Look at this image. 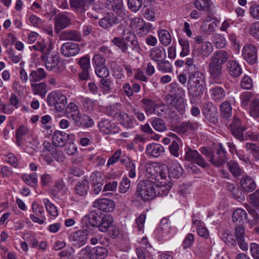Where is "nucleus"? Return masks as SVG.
<instances>
[{
  "label": "nucleus",
  "instance_id": "1",
  "mask_svg": "<svg viewBox=\"0 0 259 259\" xmlns=\"http://www.w3.org/2000/svg\"><path fill=\"white\" fill-rule=\"evenodd\" d=\"M185 64L188 74L187 88L189 94L193 98L200 97L205 88V75L194 64L193 58H187Z\"/></svg>",
  "mask_w": 259,
  "mask_h": 259
},
{
  "label": "nucleus",
  "instance_id": "2",
  "mask_svg": "<svg viewBox=\"0 0 259 259\" xmlns=\"http://www.w3.org/2000/svg\"><path fill=\"white\" fill-rule=\"evenodd\" d=\"M156 183L149 180L140 181L137 187L136 196L144 201L150 200L156 197Z\"/></svg>",
  "mask_w": 259,
  "mask_h": 259
},
{
  "label": "nucleus",
  "instance_id": "3",
  "mask_svg": "<svg viewBox=\"0 0 259 259\" xmlns=\"http://www.w3.org/2000/svg\"><path fill=\"white\" fill-rule=\"evenodd\" d=\"M145 176L149 179L158 181L169 179L168 169L164 165H159L156 163H148L146 165Z\"/></svg>",
  "mask_w": 259,
  "mask_h": 259
},
{
  "label": "nucleus",
  "instance_id": "4",
  "mask_svg": "<svg viewBox=\"0 0 259 259\" xmlns=\"http://www.w3.org/2000/svg\"><path fill=\"white\" fill-rule=\"evenodd\" d=\"M111 42L117 47L121 51L128 56H133V52L140 53L142 51L141 48L138 40H134L128 42H124L118 38H114Z\"/></svg>",
  "mask_w": 259,
  "mask_h": 259
},
{
  "label": "nucleus",
  "instance_id": "5",
  "mask_svg": "<svg viewBox=\"0 0 259 259\" xmlns=\"http://www.w3.org/2000/svg\"><path fill=\"white\" fill-rule=\"evenodd\" d=\"M47 102L50 107L54 106L57 111L61 112L63 111L67 104V98L61 92L53 91L48 95Z\"/></svg>",
  "mask_w": 259,
  "mask_h": 259
},
{
  "label": "nucleus",
  "instance_id": "6",
  "mask_svg": "<svg viewBox=\"0 0 259 259\" xmlns=\"http://www.w3.org/2000/svg\"><path fill=\"white\" fill-rule=\"evenodd\" d=\"M246 129L247 127L242 124L241 119L235 116L229 125V130L231 134L235 139L241 142L246 139L243 133Z\"/></svg>",
  "mask_w": 259,
  "mask_h": 259
},
{
  "label": "nucleus",
  "instance_id": "7",
  "mask_svg": "<svg viewBox=\"0 0 259 259\" xmlns=\"http://www.w3.org/2000/svg\"><path fill=\"white\" fill-rule=\"evenodd\" d=\"M242 56L249 65L257 64L258 62L257 48L251 44L245 45L242 49Z\"/></svg>",
  "mask_w": 259,
  "mask_h": 259
},
{
  "label": "nucleus",
  "instance_id": "8",
  "mask_svg": "<svg viewBox=\"0 0 259 259\" xmlns=\"http://www.w3.org/2000/svg\"><path fill=\"white\" fill-rule=\"evenodd\" d=\"M184 158L185 160L193 162L203 168L207 167L208 165L197 150H193L189 146L185 148Z\"/></svg>",
  "mask_w": 259,
  "mask_h": 259
},
{
  "label": "nucleus",
  "instance_id": "9",
  "mask_svg": "<svg viewBox=\"0 0 259 259\" xmlns=\"http://www.w3.org/2000/svg\"><path fill=\"white\" fill-rule=\"evenodd\" d=\"M208 71L210 78L213 82L219 84L222 83L224 75L223 65L209 61Z\"/></svg>",
  "mask_w": 259,
  "mask_h": 259
},
{
  "label": "nucleus",
  "instance_id": "10",
  "mask_svg": "<svg viewBox=\"0 0 259 259\" xmlns=\"http://www.w3.org/2000/svg\"><path fill=\"white\" fill-rule=\"evenodd\" d=\"M106 8L121 19H124L127 15L123 7L122 0H106Z\"/></svg>",
  "mask_w": 259,
  "mask_h": 259
},
{
  "label": "nucleus",
  "instance_id": "11",
  "mask_svg": "<svg viewBox=\"0 0 259 259\" xmlns=\"http://www.w3.org/2000/svg\"><path fill=\"white\" fill-rule=\"evenodd\" d=\"M71 120L75 126L80 128H89L94 124L93 120L89 115L82 114L80 112L72 116Z\"/></svg>",
  "mask_w": 259,
  "mask_h": 259
},
{
  "label": "nucleus",
  "instance_id": "12",
  "mask_svg": "<svg viewBox=\"0 0 259 259\" xmlns=\"http://www.w3.org/2000/svg\"><path fill=\"white\" fill-rule=\"evenodd\" d=\"M208 160L217 167L221 166L226 162L227 160L226 152L221 144H219L216 153L214 154L212 153Z\"/></svg>",
  "mask_w": 259,
  "mask_h": 259
},
{
  "label": "nucleus",
  "instance_id": "13",
  "mask_svg": "<svg viewBox=\"0 0 259 259\" xmlns=\"http://www.w3.org/2000/svg\"><path fill=\"white\" fill-rule=\"evenodd\" d=\"M203 114L205 117L211 123L218 122V114L217 109L212 103L207 102L203 106Z\"/></svg>",
  "mask_w": 259,
  "mask_h": 259
},
{
  "label": "nucleus",
  "instance_id": "14",
  "mask_svg": "<svg viewBox=\"0 0 259 259\" xmlns=\"http://www.w3.org/2000/svg\"><path fill=\"white\" fill-rule=\"evenodd\" d=\"M80 51L78 44L67 42L63 44L60 48L61 54L65 57H71L79 54Z\"/></svg>",
  "mask_w": 259,
  "mask_h": 259
},
{
  "label": "nucleus",
  "instance_id": "15",
  "mask_svg": "<svg viewBox=\"0 0 259 259\" xmlns=\"http://www.w3.org/2000/svg\"><path fill=\"white\" fill-rule=\"evenodd\" d=\"M166 102L169 106L174 107L181 114L185 113L186 105L182 97H177L173 95L168 94L166 97Z\"/></svg>",
  "mask_w": 259,
  "mask_h": 259
},
{
  "label": "nucleus",
  "instance_id": "16",
  "mask_svg": "<svg viewBox=\"0 0 259 259\" xmlns=\"http://www.w3.org/2000/svg\"><path fill=\"white\" fill-rule=\"evenodd\" d=\"M235 235L236 243L242 250H247L248 246L245 241L246 233L242 224L237 225L235 227Z\"/></svg>",
  "mask_w": 259,
  "mask_h": 259
},
{
  "label": "nucleus",
  "instance_id": "17",
  "mask_svg": "<svg viewBox=\"0 0 259 259\" xmlns=\"http://www.w3.org/2000/svg\"><path fill=\"white\" fill-rule=\"evenodd\" d=\"M102 214L100 211L93 210L82 219V223L87 227H98Z\"/></svg>",
  "mask_w": 259,
  "mask_h": 259
},
{
  "label": "nucleus",
  "instance_id": "18",
  "mask_svg": "<svg viewBox=\"0 0 259 259\" xmlns=\"http://www.w3.org/2000/svg\"><path fill=\"white\" fill-rule=\"evenodd\" d=\"M101 132L105 135L114 134L119 132V128L115 123L108 119H102L98 123Z\"/></svg>",
  "mask_w": 259,
  "mask_h": 259
},
{
  "label": "nucleus",
  "instance_id": "19",
  "mask_svg": "<svg viewBox=\"0 0 259 259\" xmlns=\"http://www.w3.org/2000/svg\"><path fill=\"white\" fill-rule=\"evenodd\" d=\"M87 232L81 230H77L71 233L69 237L70 241L72 244L77 247L84 245L87 242Z\"/></svg>",
  "mask_w": 259,
  "mask_h": 259
},
{
  "label": "nucleus",
  "instance_id": "20",
  "mask_svg": "<svg viewBox=\"0 0 259 259\" xmlns=\"http://www.w3.org/2000/svg\"><path fill=\"white\" fill-rule=\"evenodd\" d=\"M114 202L110 199L103 198L96 200L93 202V206L105 212L112 211L115 207Z\"/></svg>",
  "mask_w": 259,
  "mask_h": 259
},
{
  "label": "nucleus",
  "instance_id": "21",
  "mask_svg": "<svg viewBox=\"0 0 259 259\" xmlns=\"http://www.w3.org/2000/svg\"><path fill=\"white\" fill-rule=\"evenodd\" d=\"M71 23L70 19L64 13L59 14L55 18V29L57 32L64 29Z\"/></svg>",
  "mask_w": 259,
  "mask_h": 259
},
{
  "label": "nucleus",
  "instance_id": "22",
  "mask_svg": "<svg viewBox=\"0 0 259 259\" xmlns=\"http://www.w3.org/2000/svg\"><path fill=\"white\" fill-rule=\"evenodd\" d=\"M119 23V19L113 14H110L107 13L103 18L100 19L99 21V24L100 27L107 29L111 27L114 24H117Z\"/></svg>",
  "mask_w": 259,
  "mask_h": 259
},
{
  "label": "nucleus",
  "instance_id": "23",
  "mask_svg": "<svg viewBox=\"0 0 259 259\" xmlns=\"http://www.w3.org/2000/svg\"><path fill=\"white\" fill-rule=\"evenodd\" d=\"M50 54L41 55V58L45 61L46 67L47 70L51 71L55 68L60 62V56L58 54H52L50 58Z\"/></svg>",
  "mask_w": 259,
  "mask_h": 259
},
{
  "label": "nucleus",
  "instance_id": "24",
  "mask_svg": "<svg viewBox=\"0 0 259 259\" xmlns=\"http://www.w3.org/2000/svg\"><path fill=\"white\" fill-rule=\"evenodd\" d=\"M226 68L230 76L239 77L242 73L241 67L236 60H229L226 64Z\"/></svg>",
  "mask_w": 259,
  "mask_h": 259
},
{
  "label": "nucleus",
  "instance_id": "25",
  "mask_svg": "<svg viewBox=\"0 0 259 259\" xmlns=\"http://www.w3.org/2000/svg\"><path fill=\"white\" fill-rule=\"evenodd\" d=\"M89 182L87 177L78 182L74 188L75 195L80 197H84L87 194L89 189Z\"/></svg>",
  "mask_w": 259,
  "mask_h": 259
},
{
  "label": "nucleus",
  "instance_id": "26",
  "mask_svg": "<svg viewBox=\"0 0 259 259\" xmlns=\"http://www.w3.org/2000/svg\"><path fill=\"white\" fill-rule=\"evenodd\" d=\"M229 54L225 50H218L214 52L210 58V61L223 65L229 59Z\"/></svg>",
  "mask_w": 259,
  "mask_h": 259
},
{
  "label": "nucleus",
  "instance_id": "27",
  "mask_svg": "<svg viewBox=\"0 0 259 259\" xmlns=\"http://www.w3.org/2000/svg\"><path fill=\"white\" fill-rule=\"evenodd\" d=\"M99 225L98 227V230L102 232H106L110 227L113 224V219L110 214H102Z\"/></svg>",
  "mask_w": 259,
  "mask_h": 259
},
{
  "label": "nucleus",
  "instance_id": "28",
  "mask_svg": "<svg viewBox=\"0 0 259 259\" xmlns=\"http://www.w3.org/2000/svg\"><path fill=\"white\" fill-rule=\"evenodd\" d=\"M166 180L160 181V184H156V197L157 196H163L167 194L168 191L170 189L171 187V183L170 182L169 179L168 180V178Z\"/></svg>",
  "mask_w": 259,
  "mask_h": 259
},
{
  "label": "nucleus",
  "instance_id": "29",
  "mask_svg": "<svg viewBox=\"0 0 259 259\" xmlns=\"http://www.w3.org/2000/svg\"><path fill=\"white\" fill-rule=\"evenodd\" d=\"M166 52L162 47L157 46L150 50V57L153 61L158 62L166 58Z\"/></svg>",
  "mask_w": 259,
  "mask_h": 259
},
{
  "label": "nucleus",
  "instance_id": "30",
  "mask_svg": "<svg viewBox=\"0 0 259 259\" xmlns=\"http://www.w3.org/2000/svg\"><path fill=\"white\" fill-rule=\"evenodd\" d=\"M240 185L243 190L247 193L253 191L256 188L255 182L249 176L242 177L240 180Z\"/></svg>",
  "mask_w": 259,
  "mask_h": 259
},
{
  "label": "nucleus",
  "instance_id": "31",
  "mask_svg": "<svg viewBox=\"0 0 259 259\" xmlns=\"http://www.w3.org/2000/svg\"><path fill=\"white\" fill-rule=\"evenodd\" d=\"M47 73L42 68H37L35 70L31 71L29 79L31 83L40 81L45 79L47 76Z\"/></svg>",
  "mask_w": 259,
  "mask_h": 259
},
{
  "label": "nucleus",
  "instance_id": "32",
  "mask_svg": "<svg viewBox=\"0 0 259 259\" xmlns=\"http://www.w3.org/2000/svg\"><path fill=\"white\" fill-rule=\"evenodd\" d=\"M60 37L63 40L78 42L80 41L82 39L81 34L75 30L64 31L60 34Z\"/></svg>",
  "mask_w": 259,
  "mask_h": 259
},
{
  "label": "nucleus",
  "instance_id": "33",
  "mask_svg": "<svg viewBox=\"0 0 259 259\" xmlns=\"http://www.w3.org/2000/svg\"><path fill=\"white\" fill-rule=\"evenodd\" d=\"M36 51H39L42 55L50 54L52 50L51 42L46 43L44 40L37 41L35 45L30 47Z\"/></svg>",
  "mask_w": 259,
  "mask_h": 259
},
{
  "label": "nucleus",
  "instance_id": "34",
  "mask_svg": "<svg viewBox=\"0 0 259 259\" xmlns=\"http://www.w3.org/2000/svg\"><path fill=\"white\" fill-rule=\"evenodd\" d=\"M31 89L33 93L35 95H38L44 98L48 92V86L46 82L31 83Z\"/></svg>",
  "mask_w": 259,
  "mask_h": 259
},
{
  "label": "nucleus",
  "instance_id": "35",
  "mask_svg": "<svg viewBox=\"0 0 259 259\" xmlns=\"http://www.w3.org/2000/svg\"><path fill=\"white\" fill-rule=\"evenodd\" d=\"M52 141L55 146L63 147L67 142L66 134L63 132L55 131L53 135Z\"/></svg>",
  "mask_w": 259,
  "mask_h": 259
},
{
  "label": "nucleus",
  "instance_id": "36",
  "mask_svg": "<svg viewBox=\"0 0 259 259\" xmlns=\"http://www.w3.org/2000/svg\"><path fill=\"white\" fill-rule=\"evenodd\" d=\"M164 151L163 146L157 143L149 144L146 147V153L154 157L159 156Z\"/></svg>",
  "mask_w": 259,
  "mask_h": 259
},
{
  "label": "nucleus",
  "instance_id": "37",
  "mask_svg": "<svg viewBox=\"0 0 259 259\" xmlns=\"http://www.w3.org/2000/svg\"><path fill=\"white\" fill-rule=\"evenodd\" d=\"M220 237L228 246L236 247V241L234 238L230 230L228 229L223 230L221 232Z\"/></svg>",
  "mask_w": 259,
  "mask_h": 259
},
{
  "label": "nucleus",
  "instance_id": "38",
  "mask_svg": "<svg viewBox=\"0 0 259 259\" xmlns=\"http://www.w3.org/2000/svg\"><path fill=\"white\" fill-rule=\"evenodd\" d=\"M91 259H104L108 255V250L103 247H95L91 249Z\"/></svg>",
  "mask_w": 259,
  "mask_h": 259
},
{
  "label": "nucleus",
  "instance_id": "39",
  "mask_svg": "<svg viewBox=\"0 0 259 259\" xmlns=\"http://www.w3.org/2000/svg\"><path fill=\"white\" fill-rule=\"evenodd\" d=\"M247 219L246 212L242 208H238L235 210L232 214V220L234 223H239L242 225Z\"/></svg>",
  "mask_w": 259,
  "mask_h": 259
},
{
  "label": "nucleus",
  "instance_id": "40",
  "mask_svg": "<svg viewBox=\"0 0 259 259\" xmlns=\"http://www.w3.org/2000/svg\"><path fill=\"white\" fill-rule=\"evenodd\" d=\"M210 94L212 100L215 102H220L225 98L226 92L223 88L218 87L211 89Z\"/></svg>",
  "mask_w": 259,
  "mask_h": 259
},
{
  "label": "nucleus",
  "instance_id": "41",
  "mask_svg": "<svg viewBox=\"0 0 259 259\" xmlns=\"http://www.w3.org/2000/svg\"><path fill=\"white\" fill-rule=\"evenodd\" d=\"M199 124L197 122L190 121L182 122L178 127V131L181 133H186L188 131H194L198 128Z\"/></svg>",
  "mask_w": 259,
  "mask_h": 259
},
{
  "label": "nucleus",
  "instance_id": "42",
  "mask_svg": "<svg viewBox=\"0 0 259 259\" xmlns=\"http://www.w3.org/2000/svg\"><path fill=\"white\" fill-rule=\"evenodd\" d=\"M121 124L126 128H131L134 126L133 119L125 112L122 111L117 118Z\"/></svg>",
  "mask_w": 259,
  "mask_h": 259
},
{
  "label": "nucleus",
  "instance_id": "43",
  "mask_svg": "<svg viewBox=\"0 0 259 259\" xmlns=\"http://www.w3.org/2000/svg\"><path fill=\"white\" fill-rule=\"evenodd\" d=\"M157 33L159 41L162 45L167 46L170 44L171 36L167 30L161 29L158 30Z\"/></svg>",
  "mask_w": 259,
  "mask_h": 259
},
{
  "label": "nucleus",
  "instance_id": "44",
  "mask_svg": "<svg viewBox=\"0 0 259 259\" xmlns=\"http://www.w3.org/2000/svg\"><path fill=\"white\" fill-rule=\"evenodd\" d=\"M212 51V45L208 41L202 42L200 48L198 49L199 54L203 57H208Z\"/></svg>",
  "mask_w": 259,
  "mask_h": 259
},
{
  "label": "nucleus",
  "instance_id": "45",
  "mask_svg": "<svg viewBox=\"0 0 259 259\" xmlns=\"http://www.w3.org/2000/svg\"><path fill=\"white\" fill-rule=\"evenodd\" d=\"M151 124L153 128L158 132H163L167 130L165 121L160 118H153L151 121Z\"/></svg>",
  "mask_w": 259,
  "mask_h": 259
},
{
  "label": "nucleus",
  "instance_id": "46",
  "mask_svg": "<svg viewBox=\"0 0 259 259\" xmlns=\"http://www.w3.org/2000/svg\"><path fill=\"white\" fill-rule=\"evenodd\" d=\"M221 115L226 119L230 118L232 114V109L230 103L228 101H224L220 105Z\"/></svg>",
  "mask_w": 259,
  "mask_h": 259
},
{
  "label": "nucleus",
  "instance_id": "47",
  "mask_svg": "<svg viewBox=\"0 0 259 259\" xmlns=\"http://www.w3.org/2000/svg\"><path fill=\"white\" fill-rule=\"evenodd\" d=\"M120 103H115L110 105L106 107V113L113 118L117 119L121 112L120 111Z\"/></svg>",
  "mask_w": 259,
  "mask_h": 259
},
{
  "label": "nucleus",
  "instance_id": "48",
  "mask_svg": "<svg viewBox=\"0 0 259 259\" xmlns=\"http://www.w3.org/2000/svg\"><path fill=\"white\" fill-rule=\"evenodd\" d=\"M141 102L143 104V108L146 114H153L156 104L154 101L148 98H143Z\"/></svg>",
  "mask_w": 259,
  "mask_h": 259
},
{
  "label": "nucleus",
  "instance_id": "49",
  "mask_svg": "<svg viewBox=\"0 0 259 259\" xmlns=\"http://www.w3.org/2000/svg\"><path fill=\"white\" fill-rule=\"evenodd\" d=\"M183 173V169L181 166L177 162H175L170 167V170H168V177L171 176L175 178H179Z\"/></svg>",
  "mask_w": 259,
  "mask_h": 259
},
{
  "label": "nucleus",
  "instance_id": "50",
  "mask_svg": "<svg viewBox=\"0 0 259 259\" xmlns=\"http://www.w3.org/2000/svg\"><path fill=\"white\" fill-rule=\"evenodd\" d=\"M211 0H195V7L198 10L201 11H207L212 5Z\"/></svg>",
  "mask_w": 259,
  "mask_h": 259
},
{
  "label": "nucleus",
  "instance_id": "51",
  "mask_svg": "<svg viewBox=\"0 0 259 259\" xmlns=\"http://www.w3.org/2000/svg\"><path fill=\"white\" fill-rule=\"evenodd\" d=\"M230 171L235 177H238L242 175L243 170L240 168L238 164L235 161H230L227 163Z\"/></svg>",
  "mask_w": 259,
  "mask_h": 259
},
{
  "label": "nucleus",
  "instance_id": "52",
  "mask_svg": "<svg viewBox=\"0 0 259 259\" xmlns=\"http://www.w3.org/2000/svg\"><path fill=\"white\" fill-rule=\"evenodd\" d=\"M249 114L253 118L259 117V99H254L249 105Z\"/></svg>",
  "mask_w": 259,
  "mask_h": 259
},
{
  "label": "nucleus",
  "instance_id": "53",
  "mask_svg": "<svg viewBox=\"0 0 259 259\" xmlns=\"http://www.w3.org/2000/svg\"><path fill=\"white\" fill-rule=\"evenodd\" d=\"M121 162L124 164L126 169L128 171V177L132 179L134 178L136 176L135 164L130 159L121 160Z\"/></svg>",
  "mask_w": 259,
  "mask_h": 259
},
{
  "label": "nucleus",
  "instance_id": "54",
  "mask_svg": "<svg viewBox=\"0 0 259 259\" xmlns=\"http://www.w3.org/2000/svg\"><path fill=\"white\" fill-rule=\"evenodd\" d=\"M157 68L159 71L164 73L170 72L172 70L171 64L165 59L157 62Z\"/></svg>",
  "mask_w": 259,
  "mask_h": 259
},
{
  "label": "nucleus",
  "instance_id": "55",
  "mask_svg": "<svg viewBox=\"0 0 259 259\" xmlns=\"http://www.w3.org/2000/svg\"><path fill=\"white\" fill-rule=\"evenodd\" d=\"M54 190L57 193L65 195L67 193L68 188L62 180H59L55 183Z\"/></svg>",
  "mask_w": 259,
  "mask_h": 259
},
{
  "label": "nucleus",
  "instance_id": "56",
  "mask_svg": "<svg viewBox=\"0 0 259 259\" xmlns=\"http://www.w3.org/2000/svg\"><path fill=\"white\" fill-rule=\"evenodd\" d=\"M22 179L27 185L31 187H34L37 183V174L33 172L29 175H23Z\"/></svg>",
  "mask_w": 259,
  "mask_h": 259
},
{
  "label": "nucleus",
  "instance_id": "57",
  "mask_svg": "<svg viewBox=\"0 0 259 259\" xmlns=\"http://www.w3.org/2000/svg\"><path fill=\"white\" fill-rule=\"evenodd\" d=\"M122 37H115V38H118L122 41L125 43L130 42L134 40H137L135 35L131 32L129 29H125L122 32Z\"/></svg>",
  "mask_w": 259,
  "mask_h": 259
},
{
  "label": "nucleus",
  "instance_id": "58",
  "mask_svg": "<svg viewBox=\"0 0 259 259\" xmlns=\"http://www.w3.org/2000/svg\"><path fill=\"white\" fill-rule=\"evenodd\" d=\"M102 9L103 8L101 7L100 5L96 4L87 12V16L90 18L97 20L99 19L98 14L101 13Z\"/></svg>",
  "mask_w": 259,
  "mask_h": 259
},
{
  "label": "nucleus",
  "instance_id": "59",
  "mask_svg": "<svg viewBox=\"0 0 259 259\" xmlns=\"http://www.w3.org/2000/svg\"><path fill=\"white\" fill-rule=\"evenodd\" d=\"M84 110L90 113L93 111L96 105V101H94L89 98H84L82 101Z\"/></svg>",
  "mask_w": 259,
  "mask_h": 259
},
{
  "label": "nucleus",
  "instance_id": "60",
  "mask_svg": "<svg viewBox=\"0 0 259 259\" xmlns=\"http://www.w3.org/2000/svg\"><path fill=\"white\" fill-rule=\"evenodd\" d=\"M43 203L45 205L47 211L53 217H57L58 215V211L56 207L52 203H51L48 199H44Z\"/></svg>",
  "mask_w": 259,
  "mask_h": 259
},
{
  "label": "nucleus",
  "instance_id": "61",
  "mask_svg": "<svg viewBox=\"0 0 259 259\" xmlns=\"http://www.w3.org/2000/svg\"><path fill=\"white\" fill-rule=\"evenodd\" d=\"M112 81L109 78L105 77L100 80L99 87L102 91L109 92L112 89Z\"/></svg>",
  "mask_w": 259,
  "mask_h": 259
},
{
  "label": "nucleus",
  "instance_id": "62",
  "mask_svg": "<svg viewBox=\"0 0 259 259\" xmlns=\"http://www.w3.org/2000/svg\"><path fill=\"white\" fill-rule=\"evenodd\" d=\"M78 112H80L79 110L78 106L74 103H69L66 108V113L67 117L72 119V116L77 114Z\"/></svg>",
  "mask_w": 259,
  "mask_h": 259
},
{
  "label": "nucleus",
  "instance_id": "63",
  "mask_svg": "<svg viewBox=\"0 0 259 259\" xmlns=\"http://www.w3.org/2000/svg\"><path fill=\"white\" fill-rule=\"evenodd\" d=\"M143 0H127V6L133 12H137L141 8Z\"/></svg>",
  "mask_w": 259,
  "mask_h": 259
},
{
  "label": "nucleus",
  "instance_id": "64",
  "mask_svg": "<svg viewBox=\"0 0 259 259\" xmlns=\"http://www.w3.org/2000/svg\"><path fill=\"white\" fill-rule=\"evenodd\" d=\"M240 85L243 89L251 90L253 88V80L250 77L244 75L241 80Z\"/></svg>",
  "mask_w": 259,
  "mask_h": 259
}]
</instances>
